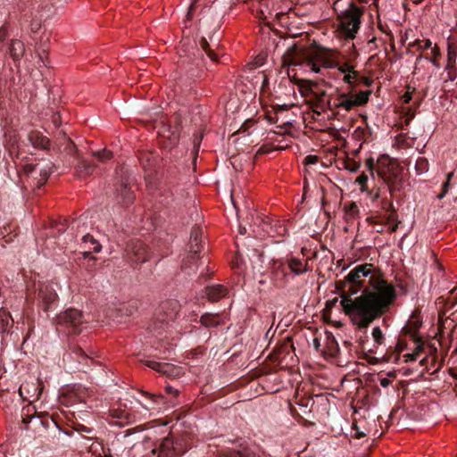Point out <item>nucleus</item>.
Wrapping results in <instances>:
<instances>
[{
  "mask_svg": "<svg viewBox=\"0 0 457 457\" xmlns=\"http://www.w3.org/2000/svg\"><path fill=\"white\" fill-rule=\"evenodd\" d=\"M372 264L358 265L343 280L337 282V289L342 292L341 305L353 324L363 335L358 339L364 349L369 340L367 333L370 324L389 311L396 298L393 285L371 272Z\"/></svg>",
  "mask_w": 457,
  "mask_h": 457,
  "instance_id": "nucleus-1",
  "label": "nucleus"
},
{
  "mask_svg": "<svg viewBox=\"0 0 457 457\" xmlns=\"http://www.w3.org/2000/svg\"><path fill=\"white\" fill-rule=\"evenodd\" d=\"M283 60L289 61L288 64L290 66L304 65L312 71L321 75H325L326 70L337 67L342 73H345L343 80L350 87V89L347 92H344L338 96L337 107L350 111L356 106L364 105L369 101L371 90L357 92L355 90V87L360 84L370 87L373 80L370 78L361 76L358 71H354L353 66L349 63L339 64L335 62L337 59H303V62H300L301 59Z\"/></svg>",
  "mask_w": 457,
  "mask_h": 457,
  "instance_id": "nucleus-2",
  "label": "nucleus"
},
{
  "mask_svg": "<svg viewBox=\"0 0 457 457\" xmlns=\"http://www.w3.org/2000/svg\"><path fill=\"white\" fill-rule=\"evenodd\" d=\"M377 174L387 185L390 193L400 191L403 187V169L395 163L388 155H381L377 162Z\"/></svg>",
  "mask_w": 457,
  "mask_h": 457,
  "instance_id": "nucleus-3",
  "label": "nucleus"
},
{
  "mask_svg": "<svg viewBox=\"0 0 457 457\" xmlns=\"http://www.w3.org/2000/svg\"><path fill=\"white\" fill-rule=\"evenodd\" d=\"M273 54H280L281 57H324L326 52L324 48L317 45H312L309 47L299 46L291 40L279 38L275 45Z\"/></svg>",
  "mask_w": 457,
  "mask_h": 457,
  "instance_id": "nucleus-4",
  "label": "nucleus"
},
{
  "mask_svg": "<svg viewBox=\"0 0 457 457\" xmlns=\"http://www.w3.org/2000/svg\"><path fill=\"white\" fill-rule=\"evenodd\" d=\"M336 12L338 15L341 31L345 37L353 38L360 28L363 9L358 7L353 2H350L348 7L345 10H339V5H337V11Z\"/></svg>",
  "mask_w": 457,
  "mask_h": 457,
  "instance_id": "nucleus-5",
  "label": "nucleus"
},
{
  "mask_svg": "<svg viewBox=\"0 0 457 457\" xmlns=\"http://www.w3.org/2000/svg\"><path fill=\"white\" fill-rule=\"evenodd\" d=\"M84 323L82 312L75 308H68L55 318L57 330L67 335L79 334Z\"/></svg>",
  "mask_w": 457,
  "mask_h": 457,
  "instance_id": "nucleus-6",
  "label": "nucleus"
},
{
  "mask_svg": "<svg viewBox=\"0 0 457 457\" xmlns=\"http://www.w3.org/2000/svg\"><path fill=\"white\" fill-rule=\"evenodd\" d=\"M202 229L199 227H194L190 234V241L187 255L182 261V270L188 276L195 274L198 268L199 253L201 252Z\"/></svg>",
  "mask_w": 457,
  "mask_h": 457,
  "instance_id": "nucleus-7",
  "label": "nucleus"
},
{
  "mask_svg": "<svg viewBox=\"0 0 457 457\" xmlns=\"http://www.w3.org/2000/svg\"><path fill=\"white\" fill-rule=\"evenodd\" d=\"M54 169V165L49 159H40L37 160L35 163H26L22 165V170L26 175L38 171L40 178L37 182V187H41L45 185L48 177L53 173Z\"/></svg>",
  "mask_w": 457,
  "mask_h": 457,
  "instance_id": "nucleus-8",
  "label": "nucleus"
},
{
  "mask_svg": "<svg viewBox=\"0 0 457 457\" xmlns=\"http://www.w3.org/2000/svg\"><path fill=\"white\" fill-rule=\"evenodd\" d=\"M126 258L132 263H143L147 261L150 252L147 246L139 239H131L128 242Z\"/></svg>",
  "mask_w": 457,
  "mask_h": 457,
  "instance_id": "nucleus-9",
  "label": "nucleus"
},
{
  "mask_svg": "<svg viewBox=\"0 0 457 457\" xmlns=\"http://www.w3.org/2000/svg\"><path fill=\"white\" fill-rule=\"evenodd\" d=\"M128 170L121 168L118 174L120 177L119 185L117 187L118 195L124 205H129L133 203L135 199L134 193L130 190L129 185L131 183L130 178L127 175Z\"/></svg>",
  "mask_w": 457,
  "mask_h": 457,
  "instance_id": "nucleus-10",
  "label": "nucleus"
},
{
  "mask_svg": "<svg viewBox=\"0 0 457 457\" xmlns=\"http://www.w3.org/2000/svg\"><path fill=\"white\" fill-rule=\"evenodd\" d=\"M180 444L175 442L172 437L167 436L163 438L154 453H158V457H178L183 453L179 447Z\"/></svg>",
  "mask_w": 457,
  "mask_h": 457,
  "instance_id": "nucleus-11",
  "label": "nucleus"
},
{
  "mask_svg": "<svg viewBox=\"0 0 457 457\" xmlns=\"http://www.w3.org/2000/svg\"><path fill=\"white\" fill-rule=\"evenodd\" d=\"M179 311V304L176 300H166L162 302L158 310V320L162 322H168L176 319Z\"/></svg>",
  "mask_w": 457,
  "mask_h": 457,
  "instance_id": "nucleus-12",
  "label": "nucleus"
},
{
  "mask_svg": "<svg viewBox=\"0 0 457 457\" xmlns=\"http://www.w3.org/2000/svg\"><path fill=\"white\" fill-rule=\"evenodd\" d=\"M43 391L42 384L37 380V382H26L21 385L19 388V395L23 400L32 401L38 400Z\"/></svg>",
  "mask_w": 457,
  "mask_h": 457,
  "instance_id": "nucleus-13",
  "label": "nucleus"
},
{
  "mask_svg": "<svg viewBox=\"0 0 457 457\" xmlns=\"http://www.w3.org/2000/svg\"><path fill=\"white\" fill-rule=\"evenodd\" d=\"M38 302L45 312H48L51 305L57 300V294L49 285H41L37 294Z\"/></svg>",
  "mask_w": 457,
  "mask_h": 457,
  "instance_id": "nucleus-14",
  "label": "nucleus"
},
{
  "mask_svg": "<svg viewBox=\"0 0 457 457\" xmlns=\"http://www.w3.org/2000/svg\"><path fill=\"white\" fill-rule=\"evenodd\" d=\"M137 306L135 301L122 303L119 308L115 309L112 317L118 323L126 322V320L137 312Z\"/></svg>",
  "mask_w": 457,
  "mask_h": 457,
  "instance_id": "nucleus-15",
  "label": "nucleus"
},
{
  "mask_svg": "<svg viewBox=\"0 0 457 457\" xmlns=\"http://www.w3.org/2000/svg\"><path fill=\"white\" fill-rule=\"evenodd\" d=\"M217 457H262V455L250 447L243 446L239 449H222L219 452Z\"/></svg>",
  "mask_w": 457,
  "mask_h": 457,
  "instance_id": "nucleus-16",
  "label": "nucleus"
},
{
  "mask_svg": "<svg viewBox=\"0 0 457 457\" xmlns=\"http://www.w3.org/2000/svg\"><path fill=\"white\" fill-rule=\"evenodd\" d=\"M27 140L34 148L43 150L48 149L50 144V140L37 130L29 131L27 135Z\"/></svg>",
  "mask_w": 457,
  "mask_h": 457,
  "instance_id": "nucleus-17",
  "label": "nucleus"
},
{
  "mask_svg": "<svg viewBox=\"0 0 457 457\" xmlns=\"http://www.w3.org/2000/svg\"><path fill=\"white\" fill-rule=\"evenodd\" d=\"M201 325L204 328H216L220 325L224 324V314L223 313H204L199 320Z\"/></svg>",
  "mask_w": 457,
  "mask_h": 457,
  "instance_id": "nucleus-18",
  "label": "nucleus"
},
{
  "mask_svg": "<svg viewBox=\"0 0 457 457\" xmlns=\"http://www.w3.org/2000/svg\"><path fill=\"white\" fill-rule=\"evenodd\" d=\"M82 243L85 245L84 247H87V245H88V251H84L82 253L84 259H92L96 260V258L91 254V250L95 253H99L102 249L101 244L94 238L93 236L90 234H86L82 237Z\"/></svg>",
  "mask_w": 457,
  "mask_h": 457,
  "instance_id": "nucleus-19",
  "label": "nucleus"
},
{
  "mask_svg": "<svg viewBox=\"0 0 457 457\" xmlns=\"http://www.w3.org/2000/svg\"><path fill=\"white\" fill-rule=\"evenodd\" d=\"M205 294L208 301L215 303L228 295V289L222 285H212L205 287Z\"/></svg>",
  "mask_w": 457,
  "mask_h": 457,
  "instance_id": "nucleus-20",
  "label": "nucleus"
},
{
  "mask_svg": "<svg viewBox=\"0 0 457 457\" xmlns=\"http://www.w3.org/2000/svg\"><path fill=\"white\" fill-rule=\"evenodd\" d=\"M139 393L145 397L146 402L145 403H140V404L146 410L156 409L165 403L164 397L162 395H154L143 390Z\"/></svg>",
  "mask_w": 457,
  "mask_h": 457,
  "instance_id": "nucleus-21",
  "label": "nucleus"
},
{
  "mask_svg": "<svg viewBox=\"0 0 457 457\" xmlns=\"http://www.w3.org/2000/svg\"><path fill=\"white\" fill-rule=\"evenodd\" d=\"M290 272L295 276L304 274L308 271V262L296 257L287 258Z\"/></svg>",
  "mask_w": 457,
  "mask_h": 457,
  "instance_id": "nucleus-22",
  "label": "nucleus"
},
{
  "mask_svg": "<svg viewBox=\"0 0 457 457\" xmlns=\"http://www.w3.org/2000/svg\"><path fill=\"white\" fill-rule=\"evenodd\" d=\"M295 85L298 87L300 94L304 96H314L317 97V94L313 91V87L317 86V83L310 79H297Z\"/></svg>",
  "mask_w": 457,
  "mask_h": 457,
  "instance_id": "nucleus-23",
  "label": "nucleus"
},
{
  "mask_svg": "<svg viewBox=\"0 0 457 457\" xmlns=\"http://www.w3.org/2000/svg\"><path fill=\"white\" fill-rule=\"evenodd\" d=\"M95 168V164L82 158H79L78 162L75 165L76 174L79 178H86L90 176L94 172Z\"/></svg>",
  "mask_w": 457,
  "mask_h": 457,
  "instance_id": "nucleus-24",
  "label": "nucleus"
},
{
  "mask_svg": "<svg viewBox=\"0 0 457 457\" xmlns=\"http://www.w3.org/2000/svg\"><path fill=\"white\" fill-rule=\"evenodd\" d=\"M142 362L145 366L163 374H170L173 370L172 365H170V363L158 362L154 360H145L142 361Z\"/></svg>",
  "mask_w": 457,
  "mask_h": 457,
  "instance_id": "nucleus-25",
  "label": "nucleus"
},
{
  "mask_svg": "<svg viewBox=\"0 0 457 457\" xmlns=\"http://www.w3.org/2000/svg\"><path fill=\"white\" fill-rule=\"evenodd\" d=\"M71 355L73 359L78 361L79 363H82L86 366L89 365V362L92 361L91 358L88 357L82 348L78 345H75L71 348Z\"/></svg>",
  "mask_w": 457,
  "mask_h": 457,
  "instance_id": "nucleus-26",
  "label": "nucleus"
},
{
  "mask_svg": "<svg viewBox=\"0 0 457 457\" xmlns=\"http://www.w3.org/2000/svg\"><path fill=\"white\" fill-rule=\"evenodd\" d=\"M8 54L11 57H20L24 54V45L21 40H12L8 46Z\"/></svg>",
  "mask_w": 457,
  "mask_h": 457,
  "instance_id": "nucleus-27",
  "label": "nucleus"
},
{
  "mask_svg": "<svg viewBox=\"0 0 457 457\" xmlns=\"http://www.w3.org/2000/svg\"><path fill=\"white\" fill-rule=\"evenodd\" d=\"M11 326L12 322L9 312L2 308L0 310V333H7Z\"/></svg>",
  "mask_w": 457,
  "mask_h": 457,
  "instance_id": "nucleus-28",
  "label": "nucleus"
},
{
  "mask_svg": "<svg viewBox=\"0 0 457 457\" xmlns=\"http://www.w3.org/2000/svg\"><path fill=\"white\" fill-rule=\"evenodd\" d=\"M60 146L63 147V151L67 152V154H71L73 152H76V145L71 141V138L67 137L65 134H62L58 137Z\"/></svg>",
  "mask_w": 457,
  "mask_h": 457,
  "instance_id": "nucleus-29",
  "label": "nucleus"
},
{
  "mask_svg": "<svg viewBox=\"0 0 457 457\" xmlns=\"http://www.w3.org/2000/svg\"><path fill=\"white\" fill-rule=\"evenodd\" d=\"M287 262V259H279V260H273L271 264V270L274 273L276 278H278L281 276V274H285V264Z\"/></svg>",
  "mask_w": 457,
  "mask_h": 457,
  "instance_id": "nucleus-30",
  "label": "nucleus"
},
{
  "mask_svg": "<svg viewBox=\"0 0 457 457\" xmlns=\"http://www.w3.org/2000/svg\"><path fill=\"white\" fill-rule=\"evenodd\" d=\"M421 322L419 320H409L403 328V331L409 334L411 338H415L417 331L419 330Z\"/></svg>",
  "mask_w": 457,
  "mask_h": 457,
  "instance_id": "nucleus-31",
  "label": "nucleus"
},
{
  "mask_svg": "<svg viewBox=\"0 0 457 457\" xmlns=\"http://www.w3.org/2000/svg\"><path fill=\"white\" fill-rule=\"evenodd\" d=\"M36 411L34 407L28 405L27 407H23L21 410V419L24 424H29L34 417Z\"/></svg>",
  "mask_w": 457,
  "mask_h": 457,
  "instance_id": "nucleus-32",
  "label": "nucleus"
},
{
  "mask_svg": "<svg viewBox=\"0 0 457 457\" xmlns=\"http://www.w3.org/2000/svg\"><path fill=\"white\" fill-rule=\"evenodd\" d=\"M415 170L418 174H422L428 170V162L424 157H420L417 159L415 163Z\"/></svg>",
  "mask_w": 457,
  "mask_h": 457,
  "instance_id": "nucleus-33",
  "label": "nucleus"
},
{
  "mask_svg": "<svg viewBox=\"0 0 457 457\" xmlns=\"http://www.w3.org/2000/svg\"><path fill=\"white\" fill-rule=\"evenodd\" d=\"M93 156L96 157L99 162H104L112 158V153L109 150L103 149L101 151L93 152Z\"/></svg>",
  "mask_w": 457,
  "mask_h": 457,
  "instance_id": "nucleus-34",
  "label": "nucleus"
},
{
  "mask_svg": "<svg viewBox=\"0 0 457 457\" xmlns=\"http://www.w3.org/2000/svg\"><path fill=\"white\" fill-rule=\"evenodd\" d=\"M200 46L204 51V54H207L209 57H221L222 55H224V54L214 53L205 38L201 39Z\"/></svg>",
  "mask_w": 457,
  "mask_h": 457,
  "instance_id": "nucleus-35",
  "label": "nucleus"
},
{
  "mask_svg": "<svg viewBox=\"0 0 457 457\" xmlns=\"http://www.w3.org/2000/svg\"><path fill=\"white\" fill-rule=\"evenodd\" d=\"M386 208H388V212H387L386 220L389 223L396 222L398 214H397L396 210L394 207L393 202H386Z\"/></svg>",
  "mask_w": 457,
  "mask_h": 457,
  "instance_id": "nucleus-36",
  "label": "nucleus"
},
{
  "mask_svg": "<svg viewBox=\"0 0 457 457\" xmlns=\"http://www.w3.org/2000/svg\"><path fill=\"white\" fill-rule=\"evenodd\" d=\"M372 337L377 345H383L385 342L384 334L379 327H375L372 329Z\"/></svg>",
  "mask_w": 457,
  "mask_h": 457,
  "instance_id": "nucleus-37",
  "label": "nucleus"
},
{
  "mask_svg": "<svg viewBox=\"0 0 457 457\" xmlns=\"http://www.w3.org/2000/svg\"><path fill=\"white\" fill-rule=\"evenodd\" d=\"M360 163L352 159H347L344 162V167L351 172H356L360 169Z\"/></svg>",
  "mask_w": 457,
  "mask_h": 457,
  "instance_id": "nucleus-38",
  "label": "nucleus"
},
{
  "mask_svg": "<svg viewBox=\"0 0 457 457\" xmlns=\"http://www.w3.org/2000/svg\"><path fill=\"white\" fill-rule=\"evenodd\" d=\"M72 428L79 433L91 434L94 431L92 428L86 427L79 422H74L72 425Z\"/></svg>",
  "mask_w": 457,
  "mask_h": 457,
  "instance_id": "nucleus-39",
  "label": "nucleus"
},
{
  "mask_svg": "<svg viewBox=\"0 0 457 457\" xmlns=\"http://www.w3.org/2000/svg\"><path fill=\"white\" fill-rule=\"evenodd\" d=\"M328 347L329 349L330 354L334 357L337 356V354L339 352V347H338V344L336 341V339L334 337H332V339L328 343Z\"/></svg>",
  "mask_w": 457,
  "mask_h": 457,
  "instance_id": "nucleus-40",
  "label": "nucleus"
},
{
  "mask_svg": "<svg viewBox=\"0 0 457 457\" xmlns=\"http://www.w3.org/2000/svg\"><path fill=\"white\" fill-rule=\"evenodd\" d=\"M420 48H423V49H428V48H431V54L434 55V56H436L439 54V49L437 48L436 46H435L434 47H432V43L430 40H426L423 45H420Z\"/></svg>",
  "mask_w": 457,
  "mask_h": 457,
  "instance_id": "nucleus-41",
  "label": "nucleus"
},
{
  "mask_svg": "<svg viewBox=\"0 0 457 457\" xmlns=\"http://www.w3.org/2000/svg\"><path fill=\"white\" fill-rule=\"evenodd\" d=\"M356 182L361 186V191L367 189L368 176L365 173L361 174L357 179Z\"/></svg>",
  "mask_w": 457,
  "mask_h": 457,
  "instance_id": "nucleus-42",
  "label": "nucleus"
},
{
  "mask_svg": "<svg viewBox=\"0 0 457 457\" xmlns=\"http://www.w3.org/2000/svg\"><path fill=\"white\" fill-rule=\"evenodd\" d=\"M9 400L12 401V397L9 395V394L2 391L0 393V402L3 403L4 409L9 408V405H8Z\"/></svg>",
  "mask_w": 457,
  "mask_h": 457,
  "instance_id": "nucleus-43",
  "label": "nucleus"
},
{
  "mask_svg": "<svg viewBox=\"0 0 457 457\" xmlns=\"http://www.w3.org/2000/svg\"><path fill=\"white\" fill-rule=\"evenodd\" d=\"M346 212L349 215H351L352 217H354L355 215L358 214L359 212V208L357 206V204L354 203V202H352L347 207H346Z\"/></svg>",
  "mask_w": 457,
  "mask_h": 457,
  "instance_id": "nucleus-44",
  "label": "nucleus"
},
{
  "mask_svg": "<svg viewBox=\"0 0 457 457\" xmlns=\"http://www.w3.org/2000/svg\"><path fill=\"white\" fill-rule=\"evenodd\" d=\"M366 166L368 170H370L372 177H374L375 172V162L374 159L372 157H370L366 160Z\"/></svg>",
  "mask_w": 457,
  "mask_h": 457,
  "instance_id": "nucleus-45",
  "label": "nucleus"
},
{
  "mask_svg": "<svg viewBox=\"0 0 457 457\" xmlns=\"http://www.w3.org/2000/svg\"><path fill=\"white\" fill-rule=\"evenodd\" d=\"M319 161L318 156L316 155H308L304 159L305 164H316Z\"/></svg>",
  "mask_w": 457,
  "mask_h": 457,
  "instance_id": "nucleus-46",
  "label": "nucleus"
},
{
  "mask_svg": "<svg viewBox=\"0 0 457 457\" xmlns=\"http://www.w3.org/2000/svg\"><path fill=\"white\" fill-rule=\"evenodd\" d=\"M453 173H449L447 175V180L443 184L442 190H444V194H446L449 189L450 180H451V178L453 177Z\"/></svg>",
  "mask_w": 457,
  "mask_h": 457,
  "instance_id": "nucleus-47",
  "label": "nucleus"
},
{
  "mask_svg": "<svg viewBox=\"0 0 457 457\" xmlns=\"http://www.w3.org/2000/svg\"><path fill=\"white\" fill-rule=\"evenodd\" d=\"M288 77L290 79V80L295 85V80L297 79H300L297 76H296V72L295 71V69H290L288 71Z\"/></svg>",
  "mask_w": 457,
  "mask_h": 457,
  "instance_id": "nucleus-48",
  "label": "nucleus"
},
{
  "mask_svg": "<svg viewBox=\"0 0 457 457\" xmlns=\"http://www.w3.org/2000/svg\"><path fill=\"white\" fill-rule=\"evenodd\" d=\"M402 99H403V104H409V103H410V101L411 100V92H406V93L402 96Z\"/></svg>",
  "mask_w": 457,
  "mask_h": 457,
  "instance_id": "nucleus-49",
  "label": "nucleus"
},
{
  "mask_svg": "<svg viewBox=\"0 0 457 457\" xmlns=\"http://www.w3.org/2000/svg\"><path fill=\"white\" fill-rule=\"evenodd\" d=\"M418 354H419V352H416L413 353H408V354L404 355V357L406 358V361H415L417 359Z\"/></svg>",
  "mask_w": 457,
  "mask_h": 457,
  "instance_id": "nucleus-50",
  "label": "nucleus"
},
{
  "mask_svg": "<svg viewBox=\"0 0 457 457\" xmlns=\"http://www.w3.org/2000/svg\"><path fill=\"white\" fill-rule=\"evenodd\" d=\"M391 381L386 378H382L379 379V384L382 387H387L390 385Z\"/></svg>",
  "mask_w": 457,
  "mask_h": 457,
  "instance_id": "nucleus-51",
  "label": "nucleus"
},
{
  "mask_svg": "<svg viewBox=\"0 0 457 457\" xmlns=\"http://www.w3.org/2000/svg\"><path fill=\"white\" fill-rule=\"evenodd\" d=\"M270 149L267 145H262L259 150L258 154H264L270 153Z\"/></svg>",
  "mask_w": 457,
  "mask_h": 457,
  "instance_id": "nucleus-52",
  "label": "nucleus"
},
{
  "mask_svg": "<svg viewBox=\"0 0 457 457\" xmlns=\"http://www.w3.org/2000/svg\"><path fill=\"white\" fill-rule=\"evenodd\" d=\"M251 123V120H247L245 121L241 127L240 129H238V133L240 132H244V131H246V129H248L249 127V124Z\"/></svg>",
  "mask_w": 457,
  "mask_h": 457,
  "instance_id": "nucleus-53",
  "label": "nucleus"
},
{
  "mask_svg": "<svg viewBox=\"0 0 457 457\" xmlns=\"http://www.w3.org/2000/svg\"><path fill=\"white\" fill-rule=\"evenodd\" d=\"M290 270H289V267H288V262L287 261L286 264H285V274H281V278H285L287 276H288L290 274Z\"/></svg>",
  "mask_w": 457,
  "mask_h": 457,
  "instance_id": "nucleus-54",
  "label": "nucleus"
},
{
  "mask_svg": "<svg viewBox=\"0 0 457 457\" xmlns=\"http://www.w3.org/2000/svg\"><path fill=\"white\" fill-rule=\"evenodd\" d=\"M341 0H335L333 2V5H334V10L335 11H337V3H339ZM358 2L360 3H367L369 0H357Z\"/></svg>",
  "mask_w": 457,
  "mask_h": 457,
  "instance_id": "nucleus-55",
  "label": "nucleus"
},
{
  "mask_svg": "<svg viewBox=\"0 0 457 457\" xmlns=\"http://www.w3.org/2000/svg\"><path fill=\"white\" fill-rule=\"evenodd\" d=\"M446 304L449 306L450 309H453L457 305V302H454L452 299H448Z\"/></svg>",
  "mask_w": 457,
  "mask_h": 457,
  "instance_id": "nucleus-56",
  "label": "nucleus"
},
{
  "mask_svg": "<svg viewBox=\"0 0 457 457\" xmlns=\"http://www.w3.org/2000/svg\"><path fill=\"white\" fill-rule=\"evenodd\" d=\"M6 29L4 28L0 29V40H3L6 37Z\"/></svg>",
  "mask_w": 457,
  "mask_h": 457,
  "instance_id": "nucleus-57",
  "label": "nucleus"
},
{
  "mask_svg": "<svg viewBox=\"0 0 457 457\" xmlns=\"http://www.w3.org/2000/svg\"><path fill=\"white\" fill-rule=\"evenodd\" d=\"M386 202H391L390 200L385 198L382 200V208L386 211V212H388V208H386Z\"/></svg>",
  "mask_w": 457,
  "mask_h": 457,
  "instance_id": "nucleus-58",
  "label": "nucleus"
},
{
  "mask_svg": "<svg viewBox=\"0 0 457 457\" xmlns=\"http://www.w3.org/2000/svg\"><path fill=\"white\" fill-rule=\"evenodd\" d=\"M435 66L440 67V63L438 62L439 59H428Z\"/></svg>",
  "mask_w": 457,
  "mask_h": 457,
  "instance_id": "nucleus-59",
  "label": "nucleus"
},
{
  "mask_svg": "<svg viewBox=\"0 0 457 457\" xmlns=\"http://www.w3.org/2000/svg\"><path fill=\"white\" fill-rule=\"evenodd\" d=\"M167 391H168L169 393H174V394H176V395L178 394V391H177V390H174V389H173L172 387H170V386H168V387H167Z\"/></svg>",
  "mask_w": 457,
  "mask_h": 457,
  "instance_id": "nucleus-60",
  "label": "nucleus"
},
{
  "mask_svg": "<svg viewBox=\"0 0 457 457\" xmlns=\"http://www.w3.org/2000/svg\"><path fill=\"white\" fill-rule=\"evenodd\" d=\"M313 345H314L315 348L318 349V347L320 346V341L317 338H315L313 340Z\"/></svg>",
  "mask_w": 457,
  "mask_h": 457,
  "instance_id": "nucleus-61",
  "label": "nucleus"
},
{
  "mask_svg": "<svg viewBox=\"0 0 457 457\" xmlns=\"http://www.w3.org/2000/svg\"><path fill=\"white\" fill-rule=\"evenodd\" d=\"M21 59H13V61H14L15 62H18L17 63H15V65H16V67H17V68H20V66H21Z\"/></svg>",
  "mask_w": 457,
  "mask_h": 457,
  "instance_id": "nucleus-62",
  "label": "nucleus"
},
{
  "mask_svg": "<svg viewBox=\"0 0 457 457\" xmlns=\"http://www.w3.org/2000/svg\"><path fill=\"white\" fill-rule=\"evenodd\" d=\"M450 293H451V295H456V296H457V287L452 289Z\"/></svg>",
  "mask_w": 457,
  "mask_h": 457,
  "instance_id": "nucleus-63",
  "label": "nucleus"
},
{
  "mask_svg": "<svg viewBox=\"0 0 457 457\" xmlns=\"http://www.w3.org/2000/svg\"><path fill=\"white\" fill-rule=\"evenodd\" d=\"M450 374L453 378H457V374L454 371L451 370Z\"/></svg>",
  "mask_w": 457,
  "mask_h": 457,
  "instance_id": "nucleus-64",
  "label": "nucleus"
}]
</instances>
